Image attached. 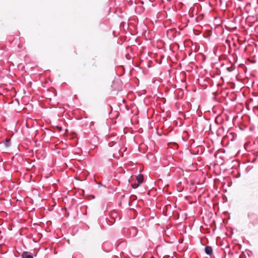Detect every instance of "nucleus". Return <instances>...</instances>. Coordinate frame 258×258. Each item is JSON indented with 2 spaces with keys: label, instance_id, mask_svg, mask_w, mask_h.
<instances>
[{
  "label": "nucleus",
  "instance_id": "1",
  "mask_svg": "<svg viewBox=\"0 0 258 258\" xmlns=\"http://www.w3.org/2000/svg\"><path fill=\"white\" fill-rule=\"evenodd\" d=\"M143 179H144V177H143V175H139L138 176H137L136 177V179H137V182L139 183V184H141L143 181Z\"/></svg>",
  "mask_w": 258,
  "mask_h": 258
},
{
  "label": "nucleus",
  "instance_id": "3",
  "mask_svg": "<svg viewBox=\"0 0 258 258\" xmlns=\"http://www.w3.org/2000/svg\"><path fill=\"white\" fill-rule=\"evenodd\" d=\"M22 258H33V256L28 252H24L22 254Z\"/></svg>",
  "mask_w": 258,
  "mask_h": 258
},
{
  "label": "nucleus",
  "instance_id": "2",
  "mask_svg": "<svg viewBox=\"0 0 258 258\" xmlns=\"http://www.w3.org/2000/svg\"><path fill=\"white\" fill-rule=\"evenodd\" d=\"M205 250L206 253L209 255H211L213 252L212 248L211 246H206Z\"/></svg>",
  "mask_w": 258,
  "mask_h": 258
},
{
  "label": "nucleus",
  "instance_id": "4",
  "mask_svg": "<svg viewBox=\"0 0 258 258\" xmlns=\"http://www.w3.org/2000/svg\"><path fill=\"white\" fill-rule=\"evenodd\" d=\"M140 184H139V183H133L132 184V187L134 188H137Z\"/></svg>",
  "mask_w": 258,
  "mask_h": 258
}]
</instances>
